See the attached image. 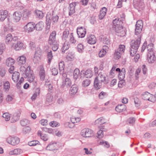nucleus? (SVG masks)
Masks as SVG:
<instances>
[{"label": "nucleus", "instance_id": "obj_43", "mask_svg": "<svg viewBox=\"0 0 156 156\" xmlns=\"http://www.w3.org/2000/svg\"><path fill=\"white\" fill-rule=\"evenodd\" d=\"M122 54V53L120 52L118 50H116L114 54V58L115 59H119L121 57Z\"/></svg>", "mask_w": 156, "mask_h": 156}, {"label": "nucleus", "instance_id": "obj_50", "mask_svg": "<svg viewBox=\"0 0 156 156\" xmlns=\"http://www.w3.org/2000/svg\"><path fill=\"white\" fill-rule=\"evenodd\" d=\"M135 119L133 117H131L129 118L127 120V122L130 125H133L135 123Z\"/></svg>", "mask_w": 156, "mask_h": 156}, {"label": "nucleus", "instance_id": "obj_27", "mask_svg": "<svg viewBox=\"0 0 156 156\" xmlns=\"http://www.w3.org/2000/svg\"><path fill=\"white\" fill-rule=\"evenodd\" d=\"M107 9L105 7H103L100 10V14L99 15V19L101 20L106 15Z\"/></svg>", "mask_w": 156, "mask_h": 156}, {"label": "nucleus", "instance_id": "obj_3", "mask_svg": "<svg viewBox=\"0 0 156 156\" xmlns=\"http://www.w3.org/2000/svg\"><path fill=\"white\" fill-rule=\"evenodd\" d=\"M72 83L70 79L68 78H66L63 80L62 83L60 87L63 90H66L68 89L71 86Z\"/></svg>", "mask_w": 156, "mask_h": 156}, {"label": "nucleus", "instance_id": "obj_24", "mask_svg": "<svg viewBox=\"0 0 156 156\" xmlns=\"http://www.w3.org/2000/svg\"><path fill=\"white\" fill-rule=\"evenodd\" d=\"M116 111L118 112H122L126 109V106L124 104L118 105L115 108Z\"/></svg>", "mask_w": 156, "mask_h": 156}, {"label": "nucleus", "instance_id": "obj_34", "mask_svg": "<svg viewBox=\"0 0 156 156\" xmlns=\"http://www.w3.org/2000/svg\"><path fill=\"white\" fill-rule=\"evenodd\" d=\"M122 23V22L118 18H115L114 20L113 21V27H115V26L119 25H121Z\"/></svg>", "mask_w": 156, "mask_h": 156}, {"label": "nucleus", "instance_id": "obj_23", "mask_svg": "<svg viewBox=\"0 0 156 156\" xmlns=\"http://www.w3.org/2000/svg\"><path fill=\"white\" fill-rule=\"evenodd\" d=\"M76 5V2H73L69 4L70 8L69 14L70 16L75 12V8Z\"/></svg>", "mask_w": 156, "mask_h": 156}, {"label": "nucleus", "instance_id": "obj_35", "mask_svg": "<svg viewBox=\"0 0 156 156\" xmlns=\"http://www.w3.org/2000/svg\"><path fill=\"white\" fill-rule=\"evenodd\" d=\"M68 39V43L69 44H74L76 43V41L74 37L73 33L70 34L69 37Z\"/></svg>", "mask_w": 156, "mask_h": 156}, {"label": "nucleus", "instance_id": "obj_64", "mask_svg": "<svg viewBox=\"0 0 156 156\" xmlns=\"http://www.w3.org/2000/svg\"><path fill=\"white\" fill-rule=\"evenodd\" d=\"M47 57L48 59V62H50L53 57L52 51H51L48 53Z\"/></svg>", "mask_w": 156, "mask_h": 156}, {"label": "nucleus", "instance_id": "obj_6", "mask_svg": "<svg viewBox=\"0 0 156 156\" xmlns=\"http://www.w3.org/2000/svg\"><path fill=\"white\" fill-rule=\"evenodd\" d=\"M113 28L114 31L119 34L118 36L123 37L126 34L125 32L123 29L122 25L117 26H115V27H113Z\"/></svg>", "mask_w": 156, "mask_h": 156}, {"label": "nucleus", "instance_id": "obj_40", "mask_svg": "<svg viewBox=\"0 0 156 156\" xmlns=\"http://www.w3.org/2000/svg\"><path fill=\"white\" fill-rule=\"evenodd\" d=\"M10 86V84L8 81L5 82L3 85V90L7 92L9 90Z\"/></svg>", "mask_w": 156, "mask_h": 156}, {"label": "nucleus", "instance_id": "obj_46", "mask_svg": "<svg viewBox=\"0 0 156 156\" xmlns=\"http://www.w3.org/2000/svg\"><path fill=\"white\" fill-rule=\"evenodd\" d=\"M40 56L39 55H36V54H34L33 58V61L35 64L38 63L40 59Z\"/></svg>", "mask_w": 156, "mask_h": 156}, {"label": "nucleus", "instance_id": "obj_41", "mask_svg": "<svg viewBox=\"0 0 156 156\" xmlns=\"http://www.w3.org/2000/svg\"><path fill=\"white\" fill-rule=\"evenodd\" d=\"M56 146V144L50 143L46 147V149L47 150L49 151H52L55 150L56 148L55 147Z\"/></svg>", "mask_w": 156, "mask_h": 156}, {"label": "nucleus", "instance_id": "obj_16", "mask_svg": "<svg viewBox=\"0 0 156 156\" xmlns=\"http://www.w3.org/2000/svg\"><path fill=\"white\" fill-rule=\"evenodd\" d=\"M77 32L79 37L83 38L85 36L86 31L85 28L81 27L77 29Z\"/></svg>", "mask_w": 156, "mask_h": 156}, {"label": "nucleus", "instance_id": "obj_55", "mask_svg": "<svg viewBox=\"0 0 156 156\" xmlns=\"http://www.w3.org/2000/svg\"><path fill=\"white\" fill-rule=\"evenodd\" d=\"M6 48L5 45L4 44H1L0 45V55H2Z\"/></svg>", "mask_w": 156, "mask_h": 156}, {"label": "nucleus", "instance_id": "obj_63", "mask_svg": "<svg viewBox=\"0 0 156 156\" xmlns=\"http://www.w3.org/2000/svg\"><path fill=\"white\" fill-rule=\"evenodd\" d=\"M77 49L78 51L81 53L84 49L83 46L82 44H78L77 46Z\"/></svg>", "mask_w": 156, "mask_h": 156}, {"label": "nucleus", "instance_id": "obj_33", "mask_svg": "<svg viewBox=\"0 0 156 156\" xmlns=\"http://www.w3.org/2000/svg\"><path fill=\"white\" fill-rule=\"evenodd\" d=\"M15 61L14 59L11 58H7L6 61V64L8 66H13Z\"/></svg>", "mask_w": 156, "mask_h": 156}, {"label": "nucleus", "instance_id": "obj_8", "mask_svg": "<svg viewBox=\"0 0 156 156\" xmlns=\"http://www.w3.org/2000/svg\"><path fill=\"white\" fill-rule=\"evenodd\" d=\"M133 4L137 9L139 8L142 9L144 7V0H133Z\"/></svg>", "mask_w": 156, "mask_h": 156}, {"label": "nucleus", "instance_id": "obj_60", "mask_svg": "<svg viewBox=\"0 0 156 156\" xmlns=\"http://www.w3.org/2000/svg\"><path fill=\"white\" fill-rule=\"evenodd\" d=\"M39 142L37 140H34L28 142V144L29 146H34L38 144Z\"/></svg>", "mask_w": 156, "mask_h": 156}, {"label": "nucleus", "instance_id": "obj_54", "mask_svg": "<svg viewBox=\"0 0 156 156\" xmlns=\"http://www.w3.org/2000/svg\"><path fill=\"white\" fill-rule=\"evenodd\" d=\"M125 48L124 45H119L118 48L117 50L120 52H121L122 54L124 52Z\"/></svg>", "mask_w": 156, "mask_h": 156}, {"label": "nucleus", "instance_id": "obj_1", "mask_svg": "<svg viewBox=\"0 0 156 156\" xmlns=\"http://www.w3.org/2000/svg\"><path fill=\"white\" fill-rule=\"evenodd\" d=\"M137 37L136 40H132L131 42L130 53L132 56H133L137 52L140 43L141 35H139Z\"/></svg>", "mask_w": 156, "mask_h": 156}, {"label": "nucleus", "instance_id": "obj_28", "mask_svg": "<svg viewBox=\"0 0 156 156\" xmlns=\"http://www.w3.org/2000/svg\"><path fill=\"white\" fill-rule=\"evenodd\" d=\"M103 82L99 81L98 80L95 78L94 82V86L95 89L98 90L100 89L102 86Z\"/></svg>", "mask_w": 156, "mask_h": 156}, {"label": "nucleus", "instance_id": "obj_62", "mask_svg": "<svg viewBox=\"0 0 156 156\" xmlns=\"http://www.w3.org/2000/svg\"><path fill=\"white\" fill-rule=\"evenodd\" d=\"M49 125L53 127H57L59 126V124L55 121L51 122L49 123Z\"/></svg>", "mask_w": 156, "mask_h": 156}, {"label": "nucleus", "instance_id": "obj_38", "mask_svg": "<svg viewBox=\"0 0 156 156\" xmlns=\"http://www.w3.org/2000/svg\"><path fill=\"white\" fill-rule=\"evenodd\" d=\"M148 53L147 54H151L152 53L153 54H154V47L153 44H150L148 45L147 48Z\"/></svg>", "mask_w": 156, "mask_h": 156}, {"label": "nucleus", "instance_id": "obj_25", "mask_svg": "<svg viewBox=\"0 0 156 156\" xmlns=\"http://www.w3.org/2000/svg\"><path fill=\"white\" fill-rule=\"evenodd\" d=\"M17 61L19 65H21L24 64L26 62V57L24 55H22L18 57L17 59Z\"/></svg>", "mask_w": 156, "mask_h": 156}, {"label": "nucleus", "instance_id": "obj_13", "mask_svg": "<svg viewBox=\"0 0 156 156\" xmlns=\"http://www.w3.org/2000/svg\"><path fill=\"white\" fill-rule=\"evenodd\" d=\"M154 95L147 92H146L142 94V98L144 100L152 101Z\"/></svg>", "mask_w": 156, "mask_h": 156}, {"label": "nucleus", "instance_id": "obj_52", "mask_svg": "<svg viewBox=\"0 0 156 156\" xmlns=\"http://www.w3.org/2000/svg\"><path fill=\"white\" fill-rule=\"evenodd\" d=\"M30 67H29V66H28L27 68L24 66H22L20 68V70L21 71H22L23 73H25L26 74V72L27 71L29 70V71L30 70Z\"/></svg>", "mask_w": 156, "mask_h": 156}, {"label": "nucleus", "instance_id": "obj_19", "mask_svg": "<svg viewBox=\"0 0 156 156\" xmlns=\"http://www.w3.org/2000/svg\"><path fill=\"white\" fill-rule=\"evenodd\" d=\"M21 113V110H18L13 114L11 119L12 122H15L19 119Z\"/></svg>", "mask_w": 156, "mask_h": 156}, {"label": "nucleus", "instance_id": "obj_59", "mask_svg": "<svg viewBox=\"0 0 156 156\" xmlns=\"http://www.w3.org/2000/svg\"><path fill=\"white\" fill-rule=\"evenodd\" d=\"M101 129L97 133V136L99 139L101 138L103 136V130Z\"/></svg>", "mask_w": 156, "mask_h": 156}, {"label": "nucleus", "instance_id": "obj_20", "mask_svg": "<svg viewBox=\"0 0 156 156\" xmlns=\"http://www.w3.org/2000/svg\"><path fill=\"white\" fill-rule=\"evenodd\" d=\"M147 60L149 63H153L156 60V57L154 54H147Z\"/></svg>", "mask_w": 156, "mask_h": 156}, {"label": "nucleus", "instance_id": "obj_37", "mask_svg": "<svg viewBox=\"0 0 156 156\" xmlns=\"http://www.w3.org/2000/svg\"><path fill=\"white\" fill-rule=\"evenodd\" d=\"M23 43L20 41H18L15 46L14 49L16 51L20 50L23 46Z\"/></svg>", "mask_w": 156, "mask_h": 156}, {"label": "nucleus", "instance_id": "obj_10", "mask_svg": "<svg viewBox=\"0 0 156 156\" xmlns=\"http://www.w3.org/2000/svg\"><path fill=\"white\" fill-rule=\"evenodd\" d=\"M35 24L33 22H29L23 28L26 31L31 32L35 29Z\"/></svg>", "mask_w": 156, "mask_h": 156}, {"label": "nucleus", "instance_id": "obj_9", "mask_svg": "<svg viewBox=\"0 0 156 156\" xmlns=\"http://www.w3.org/2000/svg\"><path fill=\"white\" fill-rule=\"evenodd\" d=\"M95 78L99 81H101L105 84H107L109 82V80L106 78L105 75L104 73L100 72L98 74V76Z\"/></svg>", "mask_w": 156, "mask_h": 156}, {"label": "nucleus", "instance_id": "obj_21", "mask_svg": "<svg viewBox=\"0 0 156 156\" xmlns=\"http://www.w3.org/2000/svg\"><path fill=\"white\" fill-rule=\"evenodd\" d=\"M105 123V120L103 117L97 119L95 122V124L101 129H103L102 126H100Z\"/></svg>", "mask_w": 156, "mask_h": 156}, {"label": "nucleus", "instance_id": "obj_36", "mask_svg": "<svg viewBox=\"0 0 156 156\" xmlns=\"http://www.w3.org/2000/svg\"><path fill=\"white\" fill-rule=\"evenodd\" d=\"M69 31L68 30H65L63 32L62 39L63 40L66 41L69 38Z\"/></svg>", "mask_w": 156, "mask_h": 156}, {"label": "nucleus", "instance_id": "obj_49", "mask_svg": "<svg viewBox=\"0 0 156 156\" xmlns=\"http://www.w3.org/2000/svg\"><path fill=\"white\" fill-rule=\"evenodd\" d=\"M40 93V90L38 88L36 89L35 90V92L31 97V99L32 100H34L37 96Z\"/></svg>", "mask_w": 156, "mask_h": 156}, {"label": "nucleus", "instance_id": "obj_56", "mask_svg": "<svg viewBox=\"0 0 156 156\" xmlns=\"http://www.w3.org/2000/svg\"><path fill=\"white\" fill-rule=\"evenodd\" d=\"M53 100V96L50 94H48L46 96V100L48 102H51Z\"/></svg>", "mask_w": 156, "mask_h": 156}, {"label": "nucleus", "instance_id": "obj_11", "mask_svg": "<svg viewBox=\"0 0 156 156\" xmlns=\"http://www.w3.org/2000/svg\"><path fill=\"white\" fill-rule=\"evenodd\" d=\"M39 75L41 80H44L46 75L44 66L42 65H40L39 67Z\"/></svg>", "mask_w": 156, "mask_h": 156}, {"label": "nucleus", "instance_id": "obj_18", "mask_svg": "<svg viewBox=\"0 0 156 156\" xmlns=\"http://www.w3.org/2000/svg\"><path fill=\"white\" fill-rule=\"evenodd\" d=\"M8 13L6 10H0V21L3 22L6 18Z\"/></svg>", "mask_w": 156, "mask_h": 156}, {"label": "nucleus", "instance_id": "obj_39", "mask_svg": "<svg viewBox=\"0 0 156 156\" xmlns=\"http://www.w3.org/2000/svg\"><path fill=\"white\" fill-rule=\"evenodd\" d=\"M35 12L37 17L39 18L42 19L44 16V14L43 12L41 11L36 10L35 11Z\"/></svg>", "mask_w": 156, "mask_h": 156}, {"label": "nucleus", "instance_id": "obj_30", "mask_svg": "<svg viewBox=\"0 0 156 156\" xmlns=\"http://www.w3.org/2000/svg\"><path fill=\"white\" fill-rule=\"evenodd\" d=\"M20 73L18 72H14L12 75V79L14 82L18 81L19 78Z\"/></svg>", "mask_w": 156, "mask_h": 156}, {"label": "nucleus", "instance_id": "obj_53", "mask_svg": "<svg viewBox=\"0 0 156 156\" xmlns=\"http://www.w3.org/2000/svg\"><path fill=\"white\" fill-rule=\"evenodd\" d=\"M20 123L21 126H24L29 124V122L26 119H23L21 120Z\"/></svg>", "mask_w": 156, "mask_h": 156}, {"label": "nucleus", "instance_id": "obj_15", "mask_svg": "<svg viewBox=\"0 0 156 156\" xmlns=\"http://www.w3.org/2000/svg\"><path fill=\"white\" fill-rule=\"evenodd\" d=\"M25 77L27 78L28 81L30 83L33 81L35 78L33 72L30 70V71H29V70L27 71L26 72L25 76Z\"/></svg>", "mask_w": 156, "mask_h": 156}, {"label": "nucleus", "instance_id": "obj_51", "mask_svg": "<svg viewBox=\"0 0 156 156\" xmlns=\"http://www.w3.org/2000/svg\"><path fill=\"white\" fill-rule=\"evenodd\" d=\"M90 83V81L89 79H86L83 81L82 85L83 87L88 86Z\"/></svg>", "mask_w": 156, "mask_h": 156}, {"label": "nucleus", "instance_id": "obj_22", "mask_svg": "<svg viewBox=\"0 0 156 156\" xmlns=\"http://www.w3.org/2000/svg\"><path fill=\"white\" fill-rule=\"evenodd\" d=\"M21 15L20 13L15 12L13 14V21L15 23L18 22L20 20Z\"/></svg>", "mask_w": 156, "mask_h": 156}, {"label": "nucleus", "instance_id": "obj_42", "mask_svg": "<svg viewBox=\"0 0 156 156\" xmlns=\"http://www.w3.org/2000/svg\"><path fill=\"white\" fill-rule=\"evenodd\" d=\"M14 98V96L12 94L8 95L7 96L5 100L8 103H12Z\"/></svg>", "mask_w": 156, "mask_h": 156}, {"label": "nucleus", "instance_id": "obj_61", "mask_svg": "<svg viewBox=\"0 0 156 156\" xmlns=\"http://www.w3.org/2000/svg\"><path fill=\"white\" fill-rule=\"evenodd\" d=\"M74 56L71 53H69L66 56V59L68 61H71L73 60Z\"/></svg>", "mask_w": 156, "mask_h": 156}, {"label": "nucleus", "instance_id": "obj_5", "mask_svg": "<svg viewBox=\"0 0 156 156\" xmlns=\"http://www.w3.org/2000/svg\"><path fill=\"white\" fill-rule=\"evenodd\" d=\"M7 142L9 144L13 146L16 145L20 142V139L17 137L9 136L6 139Z\"/></svg>", "mask_w": 156, "mask_h": 156}, {"label": "nucleus", "instance_id": "obj_58", "mask_svg": "<svg viewBox=\"0 0 156 156\" xmlns=\"http://www.w3.org/2000/svg\"><path fill=\"white\" fill-rule=\"evenodd\" d=\"M2 117L5 118V120L6 121H9L10 119L9 114L8 112H6L3 114Z\"/></svg>", "mask_w": 156, "mask_h": 156}, {"label": "nucleus", "instance_id": "obj_12", "mask_svg": "<svg viewBox=\"0 0 156 156\" xmlns=\"http://www.w3.org/2000/svg\"><path fill=\"white\" fill-rule=\"evenodd\" d=\"M18 39L16 36L13 37L12 34H8L6 37L5 41L7 44H9L12 41H16Z\"/></svg>", "mask_w": 156, "mask_h": 156}, {"label": "nucleus", "instance_id": "obj_48", "mask_svg": "<svg viewBox=\"0 0 156 156\" xmlns=\"http://www.w3.org/2000/svg\"><path fill=\"white\" fill-rule=\"evenodd\" d=\"M69 44L67 43H65L62 48V52H65V51L69 48Z\"/></svg>", "mask_w": 156, "mask_h": 156}, {"label": "nucleus", "instance_id": "obj_26", "mask_svg": "<svg viewBox=\"0 0 156 156\" xmlns=\"http://www.w3.org/2000/svg\"><path fill=\"white\" fill-rule=\"evenodd\" d=\"M31 14V11L27 9H25L23 10V17L24 20H26L29 18L30 15Z\"/></svg>", "mask_w": 156, "mask_h": 156}, {"label": "nucleus", "instance_id": "obj_29", "mask_svg": "<svg viewBox=\"0 0 156 156\" xmlns=\"http://www.w3.org/2000/svg\"><path fill=\"white\" fill-rule=\"evenodd\" d=\"M23 152L22 150L20 148H16L10 151L9 154L10 155H18Z\"/></svg>", "mask_w": 156, "mask_h": 156}, {"label": "nucleus", "instance_id": "obj_44", "mask_svg": "<svg viewBox=\"0 0 156 156\" xmlns=\"http://www.w3.org/2000/svg\"><path fill=\"white\" fill-rule=\"evenodd\" d=\"M85 76L87 78H90L91 77L93 74L91 71L90 69H87L85 72Z\"/></svg>", "mask_w": 156, "mask_h": 156}, {"label": "nucleus", "instance_id": "obj_14", "mask_svg": "<svg viewBox=\"0 0 156 156\" xmlns=\"http://www.w3.org/2000/svg\"><path fill=\"white\" fill-rule=\"evenodd\" d=\"M86 41L88 43L91 44H94L96 42L97 39L93 35H89L87 36Z\"/></svg>", "mask_w": 156, "mask_h": 156}, {"label": "nucleus", "instance_id": "obj_45", "mask_svg": "<svg viewBox=\"0 0 156 156\" xmlns=\"http://www.w3.org/2000/svg\"><path fill=\"white\" fill-rule=\"evenodd\" d=\"M31 130V129L30 127L28 126L25 127L23 128V133L24 134L28 133L30 132Z\"/></svg>", "mask_w": 156, "mask_h": 156}, {"label": "nucleus", "instance_id": "obj_7", "mask_svg": "<svg viewBox=\"0 0 156 156\" xmlns=\"http://www.w3.org/2000/svg\"><path fill=\"white\" fill-rule=\"evenodd\" d=\"M81 134L83 137H90L93 135V131L88 128H84L81 132Z\"/></svg>", "mask_w": 156, "mask_h": 156}, {"label": "nucleus", "instance_id": "obj_4", "mask_svg": "<svg viewBox=\"0 0 156 156\" xmlns=\"http://www.w3.org/2000/svg\"><path fill=\"white\" fill-rule=\"evenodd\" d=\"M143 25V23L142 20H138L136 22L135 31V33L136 35H138V36L139 35H141L140 34Z\"/></svg>", "mask_w": 156, "mask_h": 156}, {"label": "nucleus", "instance_id": "obj_57", "mask_svg": "<svg viewBox=\"0 0 156 156\" xmlns=\"http://www.w3.org/2000/svg\"><path fill=\"white\" fill-rule=\"evenodd\" d=\"M106 53V51L104 49H101L99 52L98 55L100 58L103 57L105 55Z\"/></svg>", "mask_w": 156, "mask_h": 156}, {"label": "nucleus", "instance_id": "obj_47", "mask_svg": "<svg viewBox=\"0 0 156 156\" xmlns=\"http://www.w3.org/2000/svg\"><path fill=\"white\" fill-rule=\"evenodd\" d=\"M80 74V70L78 69H75L73 73V78L76 80Z\"/></svg>", "mask_w": 156, "mask_h": 156}, {"label": "nucleus", "instance_id": "obj_17", "mask_svg": "<svg viewBox=\"0 0 156 156\" xmlns=\"http://www.w3.org/2000/svg\"><path fill=\"white\" fill-rule=\"evenodd\" d=\"M78 87L76 84H74L70 88L69 90V94L70 95L75 94L78 91Z\"/></svg>", "mask_w": 156, "mask_h": 156}, {"label": "nucleus", "instance_id": "obj_31", "mask_svg": "<svg viewBox=\"0 0 156 156\" xmlns=\"http://www.w3.org/2000/svg\"><path fill=\"white\" fill-rule=\"evenodd\" d=\"M59 68L60 73L63 74V76H64L66 75V74L63 73L64 70V64L63 61H62L59 63Z\"/></svg>", "mask_w": 156, "mask_h": 156}, {"label": "nucleus", "instance_id": "obj_32", "mask_svg": "<svg viewBox=\"0 0 156 156\" xmlns=\"http://www.w3.org/2000/svg\"><path fill=\"white\" fill-rule=\"evenodd\" d=\"M44 27V24L42 22H39L36 25H35V29L38 31H41Z\"/></svg>", "mask_w": 156, "mask_h": 156}, {"label": "nucleus", "instance_id": "obj_2", "mask_svg": "<svg viewBox=\"0 0 156 156\" xmlns=\"http://www.w3.org/2000/svg\"><path fill=\"white\" fill-rule=\"evenodd\" d=\"M56 32L53 31L50 34L48 40V43L51 46L52 49L54 51H56L58 48V41L56 40Z\"/></svg>", "mask_w": 156, "mask_h": 156}]
</instances>
